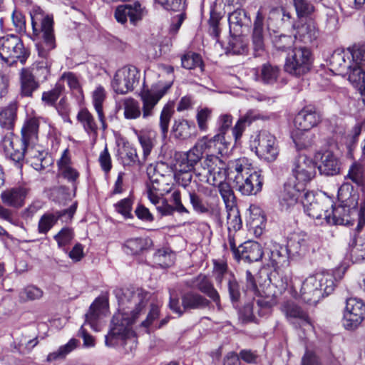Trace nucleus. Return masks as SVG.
<instances>
[{
    "instance_id": "f257e3e1",
    "label": "nucleus",
    "mask_w": 365,
    "mask_h": 365,
    "mask_svg": "<svg viewBox=\"0 0 365 365\" xmlns=\"http://www.w3.org/2000/svg\"><path fill=\"white\" fill-rule=\"evenodd\" d=\"M118 302V310L111 320L110 328L106 336L107 346L125 345L135 343V334L132 324L146 312L149 293L142 289H117L114 291ZM133 346H130L131 350Z\"/></svg>"
},
{
    "instance_id": "f03ea898",
    "label": "nucleus",
    "mask_w": 365,
    "mask_h": 365,
    "mask_svg": "<svg viewBox=\"0 0 365 365\" xmlns=\"http://www.w3.org/2000/svg\"><path fill=\"white\" fill-rule=\"evenodd\" d=\"M292 178L284 184L279 205L282 210L287 211L299 202L307 185L316 175L314 160L304 155H298L294 160L292 168Z\"/></svg>"
},
{
    "instance_id": "7ed1b4c3",
    "label": "nucleus",
    "mask_w": 365,
    "mask_h": 365,
    "mask_svg": "<svg viewBox=\"0 0 365 365\" xmlns=\"http://www.w3.org/2000/svg\"><path fill=\"white\" fill-rule=\"evenodd\" d=\"M195 175L200 182L217 186L225 206L236 204L234 192L225 181L226 164L219 156L207 155L195 170Z\"/></svg>"
},
{
    "instance_id": "20e7f679",
    "label": "nucleus",
    "mask_w": 365,
    "mask_h": 365,
    "mask_svg": "<svg viewBox=\"0 0 365 365\" xmlns=\"http://www.w3.org/2000/svg\"><path fill=\"white\" fill-rule=\"evenodd\" d=\"M172 83L169 82L163 85L161 82H158L150 88H144L139 94L143 103L142 110L136 100L132 98H125L123 102L124 117L126 119L133 120L138 118L141 114L144 119L153 116L155 106L170 89Z\"/></svg>"
},
{
    "instance_id": "39448f33",
    "label": "nucleus",
    "mask_w": 365,
    "mask_h": 365,
    "mask_svg": "<svg viewBox=\"0 0 365 365\" xmlns=\"http://www.w3.org/2000/svg\"><path fill=\"white\" fill-rule=\"evenodd\" d=\"M300 200L307 215L314 219H323L326 223H347L340 215L348 210L345 207H334L333 202L327 197H316L308 190L302 192Z\"/></svg>"
},
{
    "instance_id": "423d86ee",
    "label": "nucleus",
    "mask_w": 365,
    "mask_h": 365,
    "mask_svg": "<svg viewBox=\"0 0 365 365\" xmlns=\"http://www.w3.org/2000/svg\"><path fill=\"white\" fill-rule=\"evenodd\" d=\"M338 197L342 205L349 210L340 215V217L347 220V223H328L329 225H340L350 226L355 220L358 221L356 231L359 232L365 225V198L359 193L354 192V187L349 182H344L338 190Z\"/></svg>"
},
{
    "instance_id": "0eeeda50",
    "label": "nucleus",
    "mask_w": 365,
    "mask_h": 365,
    "mask_svg": "<svg viewBox=\"0 0 365 365\" xmlns=\"http://www.w3.org/2000/svg\"><path fill=\"white\" fill-rule=\"evenodd\" d=\"M231 173L235 174L233 183L244 195H256L261 191L263 180L259 171L252 167L247 158H240L231 163Z\"/></svg>"
},
{
    "instance_id": "6e6552de",
    "label": "nucleus",
    "mask_w": 365,
    "mask_h": 365,
    "mask_svg": "<svg viewBox=\"0 0 365 365\" xmlns=\"http://www.w3.org/2000/svg\"><path fill=\"white\" fill-rule=\"evenodd\" d=\"M1 143L6 155L15 163L19 164L26 155L28 158L36 160L31 163L36 170H40L44 168L42 161L45 153L37 148L36 143H21L18 137L9 133L2 138Z\"/></svg>"
},
{
    "instance_id": "1a4fd4ad",
    "label": "nucleus",
    "mask_w": 365,
    "mask_h": 365,
    "mask_svg": "<svg viewBox=\"0 0 365 365\" xmlns=\"http://www.w3.org/2000/svg\"><path fill=\"white\" fill-rule=\"evenodd\" d=\"M334 276L329 272H319L308 277L302 283L301 297L309 304H317L334 289Z\"/></svg>"
},
{
    "instance_id": "9d476101",
    "label": "nucleus",
    "mask_w": 365,
    "mask_h": 365,
    "mask_svg": "<svg viewBox=\"0 0 365 365\" xmlns=\"http://www.w3.org/2000/svg\"><path fill=\"white\" fill-rule=\"evenodd\" d=\"M31 16L33 34L35 36L42 34V41L37 45L38 55L46 58L49 52L56 47L53 17L37 12Z\"/></svg>"
},
{
    "instance_id": "9b49d317",
    "label": "nucleus",
    "mask_w": 365,
    "mask_h": 365,
    "mask_svg": "<svg viewBox=\"0 0 365 365\" xmlns=\"http://www.w3.org/2000/svg\"><path fill=\"white\" fill-rule=\"evenodd\" d=\"M29 56L21 38L15 34H6L0 37V58L9 64L19 61L24 64Z\"/></svg>"
},
{
    "instance_id": "f8f14e48",
    "label": "nucleus",
    "mask_w": 365,
    "mask_h": 365,
    "mask_svg": "<svg viewBox=\"0 0 365 365\" xmlns=\"http://www.w3.org/2000/svg\"><path fill=\"white\" fill-rule=\"evenodd\" d=\"M257 155L267 162H274L278 157L279 148L277 138L267 130H262L252 143Z\"/></svg>"
},
{
    "instance_id": "ddd939ff",
    "label": "nucleus",
    "mask_w": 365,
    "mask_h": 365,
    "mask_svg": "<svg viewBox=\"0 0 365 365\" xmlns=\"http://www.w3.org/2000/svg\"><path fill=\"white\" fill-rule=\"evenodd\" d=\"M311 64L310 51L304 47L294 48L286 58L284 70L292 75L301 76L310 70Z\"/></svg>"
},
{
    "instance_id": "4468645a",
    "label": "nucleus",
    "mask_w": 365,
    "mask_h": 365,
    "mask_svg": "<svg viewBox=\"0 0 365 365\" xmlns=\"http://www.w3.org/2000/svg\"><path fill=\"white\" fill-rule=\"evenodd\" d=\"M139 73L134 66H125L118 70L111 82V86L117 94H126L134 88L138 83Z\"/></svg>"
},
{
    "instance_id": "2eb2a0df",
    "label": "nucleus",
    "mask_w": 365,
    "mask_h": 365,
    "mask_svg": "<svg viewBox=\"0 0 365 365\" xmlns=\"http://www.w3.org/2000/svg\"><path fill=\"white\" fill-rule=\"evenodd\" d=\"M365 316V305L357 298L346 299L344 312L343 324L346 329L353 330L363 322Z\"/></svg>"
},
{
    "instance_id": "dca6fc26",
    "label": "nucleus",
    "mask_w": 365,
    "mask_h": 365,
    "mask_svg": "<svg viewBox=\"0 0 365 365\" xmlns=\"http://www.w3.org/2000/svg\"><path fill=\"white\" fill-rule=\"evenodd\" d=\"M146 14L145 6L136 1L131 4L118 6L114 12V17L121 24H126L129 19L130 24L136 26Z\"/></svg>"
},
{
    "instance_id": "f3484780",
    "label": "nucleus",
    "mask_w": 365,
    "mask_h": 365,
    "mask_svg": "<svg viewBox=\"0 0 365 365\" xmlns=\"http://www.w3.org/2000/svg\"><path fill=\"white\" fill-rule=\"evenodd\" d=\"M321 116L313 107H305L298 113L294 118L295 127L302 131H308L317 125Z\"/></svg>"
},
{
    "instance_id": "a211bd4d",
    "label": "nucleus",
    "mask_w": 365,
    "mask_h": 365,
    "mask_svg": "<svg viewBox=\"0 0 365 365\" xmlns=\"http://www.w3.org/2000/svg\"><path fill=\"white\" fill-rule=\"evenodd\" d=\"M108 308V299L105 297L96 299L90 307L88 312L86 314L84 325H89L91 329L98 331V319L105 315Z\"/></svg>"
},
{
    "instance_id": "6ab92c4d",
    "label": "nucleus",
    "mask_w": 365,
    "mask_h": 365,
    "mask_svg": "<svg viewBox=\"0 0 365 365\" xmlns=\"http://www.w3.org/2000/svg\"><path fill=\"white\" fill-rule=\"evenodd\" d=\"M267 279V284L260 285V289L257 292V294L259 297L257 300V306L265 309H269L276 305L277 298L281 293V290H278L277 286L271 283L269 279Z\"/></svg>"
},
{
    "instance_id": "aec40b11",
    "label": "nucleus",
    "mask_w": 365,
    "mask_h": 365,
    "mask_svg": "<svg viewBox=\"0 0 365 365\" xmlns=\"http://www.w3.org/2000/svg\"><path fill=\"white\" fill-rule=\"evenodd\" d=\"M57 166L60 175L72 183L73 189L76 190L80 174L71 166V159L68 149L63 150L61 158L57 162Z\"/></svg>"
},
{
    "instance_id": "412c9836",
    "label": "nucleus",
    "mask_w": 365,
    "mask_h": 365,
    "mask_svg": "<svg viewBox=\"0 0 365 365\" xmlns=\"http://www.w3.org/2000/svg\"><path fill=\"white\" fill-rule=\"evenodd\" d=\"M283 309L287 319L296 327L299 326L304 329L312 328L309 316L299 306L287 302L284 305Z\"/></svg>"
},
{
    "instance_id": "4be33fe9",
    "label": "nucleus",
    "mask_w": 365,
    "mask_h": 365,
    "mask_svg": "<svg viewBox=\"0 0 365 365\" xmlns=\"http://www.w3.org/2000/svg\"><path fill=\"white\" fill-rule=\"evenodd\" d=\"M77 208L76 203L69 208L56 213H46L39 220L38 230L40 233L46 234L57 222L58 220L65 215L72 217Z\"/></svg>"
},
{
    "instance_id": "5701e85b",
    "label": "nucleus",
    "mask_w": 365,
    "mask_h": 365,
    "mask_svg": "<svg viewBox=\"0 0 365 365\" xmlns=\"http://www.w3.org/2000/svg\"><path fill=\"white\" fill-rule=\"evenodd\" d=\"M330 65L339 75L346 76L352 66L350 52L347 49L334 51L330 58Z\"/></svg>"
},
{
    "instance_id": "b1692460",
    "label": "nucleus",
    "mask_w": 365,
    "mask_h": 365,
    "mask_svg": "<svg viewBox=\"0 0 365 365\" xmlns=\"http://www.w3.org/2000/svg\"><path fill=\"white\" fill-rule=\"evenodd\" d=\"M29 193V190L23 186L8 189L2 192V202L11 207H21L24 205V200Z\"/></svg>"
},
{
    "instance_id": "393cba45",
    "label": "nucleus",
    "mask_w": 365,
    "mask_h": 365,
    "mask_svg": "<svg viewBox=\"0 0 365 365\" xmlns=\"http://www.w3.org/2000/svg\"><path fill=\"white\" fill-rule=\"evenodd\" d=\"M321 155L318 169L324 175H334L340 171V162L338 158L331 151L327 150Z\"/></svg>"
},
{
    "instance_id": "a878e982",
    "label": "nucleus",
    "mask_w": 365,
    "mask_h": 365,
    "mask_svg": "<svg viewBox=\"0 0 365 365\" xmlns=\"http://www.w3.org/2000/svg\"><path fill=\"white\" fill-rule=\"evenodd\" d=\"M289 255V250L287 246L273 243L269 248V261L275 269L282 267H287Z\"/></svg>"
},
{
    "instance_id": "bb28decb",
    "label": "nucleus",
    "mask_w": 365,
    "mask_h": 365,
    "mask_svg": "<svg viewBox=\"0 0 365 365\" xmlns=\"http://www.w3.org/2000/svg\"><path fill=\"white\" fill-rule=\"evenodd\" d=\"M253 78L256 81L264 84H273L277 81L280 73L279 68L270 63H264L260 68L252 70Z\"/></svg>"
},
{
    "instance_id": "cd10ccee",
    "label": "nucleus",
    "mask_w": 365,
    "mask_h": 365,
    "mask_svg": "<svg viewBox=\"0 0 365 365\" xmlns=\"http://www.w3.org/2000/svg\"><path fill=\"white\" fill-rule=\"evenodd\" d=\"M240 255L237 260L242 259L247 262H257L261 259L263 252L260 244L257 242H245L240 245Z\"/></svg>"
},
{
    "instance_id": "c85d7f7f",
    "label": "nucleus",
    "mask_w": 365,
    "mask_h": 365,
    "mask_svg": "<svg viewBox=\"0 0 365 365\" xmlns=\"http://www.w3.org/2000/svg\"><path fill=\"white\" fill-rule=\"evenodd\" d=\"M184 312L192 309H202L209 307L210 302L202 295L192 291L184 293L181 297Z\"/></svg>"
},
{
    "instance_id": "c756f323",
    "label": "nucleus",
    "mask_w": 365,
    "mask_h": 365,
    "mask_svg": "<svg viewBox=\"0 0 365 365\" xmlns=\"http://www.w3.org/2000/svg\"><path fill=\"white\" fill-rule=\"evenodd\" d=\"M232 123V117L230 114H222L221 115L217 120V125L219 128V133L216 134L212 138L209 140H212V145L214 144L215 146L217 147V150L220 153H222V146L226 148L227 141L225 140V135L226 132L229 130L230 127Z\"/></svg>"
},
{
    "instance_id": "7c9ffc66",
    "label": "nucleus",
    "mask_w": 365,
    "mask_h": 365,
    "mask_svg": "<svg viewBox=\"0 0 365 365\" xmlns=\"http://www.w3.org/2000/svg\"><path fill=\"white\" fill-rule=\"evenodd\" d=\"M194 283L195 284V287L198 290L210 298L216 304V306L219 310L221 309L220 294L217 289L214 287L212 282L205 275L200 274L197 276L195 278Z\"/></svg>"
},
{
    "instance_id": "2f4dec72",
    "label": "nucleus",
    "mask_w": 365,
    "mask_h": 365,
    "mask_svg": "<svg viewBox=\"0 0 365 365\" xmlns=\"http://www.w3.org/2000/svg\"><path fill=\"white\" fill-rule=\"evenodd\" d=\"M212 146V140H208L207 138H203L199 140L190 150L184 153L185 155L187 157L188 161L193 164L195 167L198 163L203 161L205 158L208 155L207 154L202 158L203 153L207 148Z\"/></svg>"
},
{
    "instance_id": "473e14b6",
    "label": "nucleus",
    "mask_w": 365,
    "mask_h": 365,
    "mask_svg": "<svg viewBox=\"0 0 365 365\" xmlns=\"http://www.w3.org/2000/svg\"><path fill=\"white\" fill-rule=\"evenodd\" d=\"M117 156L123 166H134L135 165H143L145 163L143 160L141 161L138 155L136 149L130 145H123L118 150Z\"/></svg>"
},
{
    "instance_id": "72a5a7b5",
    "label": "nucleus",
    "mask_w": 365,
    "mask_h": 365,
    "mask_svg": "<svg viewBox=\"0 0 365 365\" xmlns=\"http://www.w3.org/2000/svg\"><path fill=\"white\" fill-rule=\"evenodd\" d=\"M39 121L36 118L28 119L21 128V143H36L38 140Z\"/></svg>"
},
{
    "instance_id": "f704fd0d",
    "label": "nucleus",
    "mask_w": 365,
    "mask_h": 365,
    "mask_svg": "<svg viewBox=\"0 0 365 365\" xmlns=\"http://www.w3.org/2000/svg\"><path fill=\"white\" fill-rule=\"evenodd\" d=\"M295 38L305 43H311L318 36V30L316 24L312 20H308L296 28Z\"/></svg>"
},
{
    "instance_id": "c9c22d12",
    "label": "nucleus",
    "mask_w": 365,
    "mask_h": 365,
    "mask_svg": "<svg viewBox=\"0 0 365 365\" xmlns=\"http://www.w3.org/2000/svg\"><path fill=\"white\" fill-rule=\"evenodd\" d=\"M21 81V95L22 96L31 97L34 91L39 85L36 81L34 76L27 68H23L20 76Z\"/></svg>"
},
{
    "instance_id": "e433bc0d",
    "label": "nucleus",
    "mask_w": 365,
    "mask_h": 365,
    "mask_svg": "<svg viewBox=\"0 0 365 365\" xmlns=\"http://www.w3.org/2000/svg\"><path fill=\"white\" fill-rule=\"evenodd\" d=\"M247 223L256 235H260L262 233V230L265 227L266 219L260 208L257 207H250Z\"/></svg>"
},
{
    "instance_id": "4c0bfd02",
    "label": "nucleus",
    "mask_w": 365,
    "mask_h": 365,
    "mask_svg": "<svg viewBox=\"0 0 365 365\" xmlns=\"http://www.w3.org/2000/svg\"><path fill=\"white\" fill-rule=\"evenodd\" d=\"M260 118L259 114L254 110H249L247 113L239 118L235 125L232 128V135L235 141H237L242 137L245 128L250 125L253 121Z\"/></svg>"
},
{
    "instance_id": "58836bf2",
    "label": "nucleus",
    "mask_w": 365,
    "mask_h": 365,
    "mask_svg": "<svg viewBox=\"0 0 365 365\" xmlns=\"http://www.w3.org/2000/svg\"><path fill=\"white\" fill-rule=\"evenodd\" d=\"M93 103L98 114V119L102 125L103 129L106 128L105 115L103 110V103L106 98V92L102 86H98L93 92Z\"/></svg>"
},
{
    "instance_id": "ea45409f",
    "label": "nucleus",
    "mask_w": 365,
    "mask_h": 365,
    "mask_svg": "<svg viewBox=\"0 0 365 365\" xmlns=\"http://www.w3.org/2000/svg\"><path fill=\"white\" fill-rule=\"evenodd\" d=\"M195 130V124L185 119L176 120L172 128L175 138L186 140L189 138Z\"/></svg>"
},
{
    "instance_id": "a19ab883",
    "label": "nucleus",
    "mask_w": 365,
    "mask_h": 365,
    "mask_svg": "<svg viewBox=\"0 0 365 365\" xmlns=\"http://www.w3.org/2000/svg\"><path fill=\"white\" fill-rule=\"evenodd\" d=\"M227 212V225L229 232H235L242 227V222L240 211L236 204L225 206Z\"/></svg>"
},
{
    "instance_id": "79ce46f5",
    "label": "nucleus",
    "mask_w": 365,
    "mask_h": 365,
    "mask_svg": "<svg viewBox=\"0 0 365 365\" xmlns=\"http://www.w3.org/2000/svg\"><path fill=\"white\" fill-rule=\"evenodd\" d=\"M77 120L81 123L87 133L94 135H97V124L93 115L87 109H81L78 112Z\"/></svg>"
},
{
    "instance_id": "37998d69",
    "label": "nucleus",
    "mask_w": 365,
    "mask_h": 365,
    "mask_svg": "<svg viewBox=\"0 0 365 365\" xmlns=\"http://www.w3.org/2000/svg\"><path fill=\"white\" fill-rule=\"evenodd\" d=\"M346 76L354 87L359 90H365V73L362 66L352 64Z\"/></svg>"
},
{
    "instance_id": "c03bdc74",
    "label": "nucleus",
    "mask_w": 365,
    "mask_h": 365,
    "mask_svg": "<svg viewBox=\"0 0 365 365\" xmlns=\"http://www.w3.org/2000/svg\"><path fill=\"white\" fill-rule=\"evenodd\" d=\"M359 187L365 185V167L359 163L354 162L351 165L346 176Z\"/></svg>"
},
{
    "instance_id": "a18cd8bd",
    "label": "nucleus",
    "mask_w": 365,
    "mask_h": 365,
    "mask_svg": "<svg viewBox=\"0 0 365 365\" xmlns=\"http://www.w3.org/2000/svg\"><path fill=\"white\" fill-rule=\"evenodd\" d=\"M246 12L242 9H237L230 14L228 21L230 31H233L234 35H240L241 28L246 21Z\"/></svg>"
},
{
    "instance_id": "49530a36",
    "label": "nucleus",
    "mask_w": 365,
    "mask_h": 365,
    "mask_svg": "<svg viewBox=\"0 0 365 365\" xmlns=\"http://www.w3.org/2000/svg\"><path fill=\"white\" fill-rule=\"evenodd\" d=\"M309 243L305 237L299 235L294 237L288 243L289 253L293 255H304L308 251Z\"/></svg>"
},
{
    "instance_id": "de8ad7c7",
    "label": "nucleus",
    "mask_w": 365,
    "mask_h": 365,
    "mask_svg": "<svg viewBox=\"0 0 365 365\" xmlns=\"http://www.w3.org/2000/svg\"><path fill=\"white\" fill-rule=\"evenodd\" d=\"M138 139L143 149V162H145L155 145V137L150 133H140Z\"/></svg>"
},
{
    "instance_id": "09e8293b",
    "label": "nucleus",
    "mask_w": 365,
    "mask_h": 365,
    "mask_svg": "<svg viewBox=\"0 0 365 365\" xmlns=\"http://www.w3.org/2000/svg\"><path fill=\"white\" fill-rule=\"evenodd\" d=\"M174 113L173 106L172 103H167L164 106L160 115V128L162 136L165 138L168 132L169 123Z\"/></svg>"
},
{
    "instance_id": "8fccbe9b",
    "label": "nucleus",
    "mask_w": 365,
    "mask_h": 365,
    "mask_svg": "<svg viewBox=\"0 0 365 365\" xmlns=\"http://www.w3.org/2000/svg\"><path fill=\"white\" fill-rule=\"evenodd\" d=\"M78 341L75 339H71L69 340V341L58 348V349L56 351H53L52 353H50L47 356V361L51 362L53 361H55L58 359H63L65 356L69 354L71 351H72L77 346Z\"/></svg>"
},
{
    "instance_id": "3c124183",
    "label": "nucleus",
    "mask_w": 365,
    "mask_h": 365,
    "mask_svg": "<svg viewBox=\"0 0 365 365\" xmlns=\"http://www.w3.org/2000/svg\"><path fill=\"white\" fill-rule=\"evenodd\" d=\"M16 118V109L14 106H9L0 112V125L10 130L13 128Z\"/></svg>"
},
{
    "instance_id": "603ef678",
    "label": "nucleus",
    "mask_w": 365,
    "mask_h": 365,
    "mask_svg": "<svg viewBox=\"0 0 365 365\" xmlns=\"http://www.w3.org/2000/svg\"><path fill=\"white\" fill-rule=\"evenodd\" d=\"M213 277L218 285H221L224 280L229 282L234 275L227 270V266L223 262H214Z\"/></svg>"
},
{
    "instance_id": "864d4df0",
    "label": "nucleus",
    "mask_w": 365,
    "mask_h": 365,
    "mask_svg": "<svg viewBox=\"0 0 365 365\" xmlns=\"http://www.w3.org/2000/svg\"><path fill=\"white\" fill-rule=\"evenodd\" d=\"M63 91V85L60 82H58L53 89L48 91H45L42 93L41 100L43 103L46 106H53L60 97Z\"/></svg>"
},
{
    "instance_id": "5fc2aeb1",
    "label": "nucleus",
    "mask_w": 365,
    "mask_h": 365,
    "mask_svg": "<svg viewBox=\"0 0 365 365\" xmlns=\"http://www.w3.org/2000/svg\"><path fill=\"white\" fill-rule=\"evenodd\" d=\"M147 240L135 238L127 240L125 243V252L130 255H138L146 248Z\"/></svg>"
},
{
    "instance_id": "6e6d98bb",
    "label": "nucleus",
    "mask_w": 365,
    "mask_h": 365,
    "mask_svg": "<svg viewBox=\"0 0 365 365\" xmlns=\"http://www.w3.org/2000/svg\"><path fill=\"white\" fill-rule=\"evenodd\" d=\"M182 66L186 69H194L200 67L202 71L203 63L201 56L195 53H187L181 59Z\"/></svg>"
},
{
    "instance_id": "4d7b16f0",
    "label": "nucleus",
    "mask_w": 365,
    "mask_h": 365,
    "mask_svg": "<svg viewBox=\"0 0 365 365\" xmlns=\"http://www.w3.org/2000/svg\"><path fill=\"white\" fill-rule=\"evenodd\" d=\"M350 52L352 64L364 66L365 64V46L354 45L347 48Z\"/></svg>"
},
{
    "instance_id": "13d9d810",
    "label": "nucleus",
    "mask_w": 365,
    "mask_h": 365,
    "mask_svg": "<svg viewBox=\"0 0 365 365\" xmlns=\"http://www.w3.org/2000/svg\"><path fill=\"white\" fill-rule=\"evenodd\" d=\"M133 201L131 197L120 200L114 205L115 211L125 218H133L131 213Z\"/></svg>"
},
{
    "instance_id": "bf43d9fd",
    "label": "nucleus",
    "mask_w": 365,
    "mask_h": 365,
    "mask_svg": "<svg viewBox=\"0 0 365 365\" xmlns=\"http://www.w3.org/2000/svg\"><path fill=\"white\" fill-rule=\"evenodd\" d=\"M299 17L307 16L314 11V6L307 0H292Z\"/></svg>"
},
{
    "instance_id": "052dcab7",
    "label": "nucleus",
    "mask_w": 365,
    "mask_h": 365,
    "mask_svg": "<svg viewBox=\"0 0 365 365\" xmlns=\"http://www.w3.org/2000/svg\"><path fill=\"white\" fill-rule=\"evenodd\" d=\"M314 134L305 131L297 134L294 141L296 147L300 150L310 147L314 143Z\"/></svg>"
},
{
    "instance_id": "680f3d73",
    "label": "nucleus",
    "mask_w": 365,
    "mask_h": 365,
    "mask_svg": "<svg viewBox=\"0 0 365 365\" xmlns=\"http://www.w3.org/2000/svg\"><path fill=\"white\" fill-rule=\"evenodd\" d=\"M227 290L231 302L237 303L240 301L241 297L240 286L235 277H230L227 282Z\"/></svg>"
},
{
    "instance_id": "e2e57ef3",
    "label": "nucleus",
    "mask_w": 365,
    "mask_h": 365,
    "mask_svg": "<svg viewBox=\"0 0 365 365\" xmlns=\"http://www.w3.org/2000/svg\"><path fill=\"white\" fill-rule=\"evenodd\" d=\"M73 238V232L71 228L68 227L63 228L54 236V239L57 242L59 247H63L68 245Z\"/></svg>"
},
{
    "instance_id": "0e129e2a",
    "label": "nucleus",
    "mask_w": 365,
    "mask_h": 365,
    "mask_svg": "<svg viewBox=\"0 0 365 365\" xmlns=\"http://www.w3.org/2000/svg\"><path fill=\"white\" fill-rule=\"evenodd\" d=\"M166 10L180 11L185 7V0H155Z\"/></svg>"
},
{
    "instance_id": "69168bd1",
    "label": "nucleus",
    "mask_w": 365,
    "mask_h": 365,
    "mask_svg": "<svg viewBox=\"0 0 365 365\" xmlns=\"http://www.w3.org/2000/svg\"><path fill=\"white\" fill-rule=\"evenodd\" d=\"M159 180L156 179H152L150 184L147 185V196L149 200L154 205H157L159 204L160 198L158 196L157 191L160 190Z\"/></svg>"
},
{
    "instance_id": "338daca9",
    "label": "nucleus",
    "mask_w": 365,
    "mask_h": 365,
    "mask_svg": "<svg viewBox=\"0 0 365 365\" xmlns=\"http://www.w3.org/2000/svg\"><path fill=\"white\" fill-rule=\"evenodd\" d=\"M273 43L277 50L284 51L292 46L294 38L292 36L287 35L276 36L273 40Z\"/></svg>"
},
{
    "instance_id": "774afa93",
    "label": "nucleus",
    "mask_w": 365,
    "mask_h": 365,
    "mask_svg": "<svg viewBox=\"0 0 365 365\" xmlns=\"http://www.w3.org/2000/svg\"><path fill=\"white\" fill-rule=\"evenodd\" d=\"M349 245L353 247L352 252L359 258L365 259V238H353L349 242Z\"/></svg>"
}]
</instances>
